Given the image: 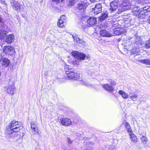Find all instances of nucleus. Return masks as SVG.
Here are the masks:
<instances>
[{
    "mask_svg": "<svg viewBox=\"0 0 150 150\" xmlns=\"http://www.w3.org/2000/svg\"><path fill=\"white\" fill-rule=\"evenodd\" d=\"M100 35L103 37H110L111 35L105 30H103L100 31Z\"/></svg>",
    "mask_w": 150,
    "mask_h": 150,
    "instance_id": "20",
    "label": "nucleus"
},
{
    "mask_svg": "<svg viewBox=\"0 0 150 150\" xmlns=\"http://www.w3.org/2000/svg\"><path fill=\"white\" fill-rule=\"evenodd\" d=\"M0 25L1 26V27L0 28H5V26L4 25V23L2 21V19L1 18L0 16Z\"/></svg>",
    "mask_w": 150,
    "mask_h": 150,
    "instance_id": "35",
    "label": "nucleus"
},
{
    "mask_svg": "<svg viewBox=\"0 0 150 150\" xmlns=\"http://www.w3.org/2000/svg\"><path fill=\"white\" fill-rule=\"evenodd\" d=\"M88 3L86 1H81L78 4V8L79 10H84L88 5Z\"/></svg>",
    "mask_w": 150,
    "mask_h": 150,
    "instance_id": "14",
    "label": "nucleus"
},
{
    "mask_svg": "<svg viewBox=\"0 0 150 150\" xmlns=\"http://www.w3.org/2000/svg\"><path fill=\"white\" fill-rule=\"evenodd\" d=\"M142 143L144 144V146L146 145V142L148 141V139L144 136H143L141 138Z\"/></svg>",
    "mask_w": 150,
    "mask_h": 150,
    "instance_id": "28",
    "label": "nucleus"
},
{
    "mask_svg": "<svg viewBox=\"0 0 150 150\" xmlns=\"http://www.w3.org/2000/svg\"><path fill=\"white\" fill-rule=\"evenodd\" d=\"M118 93L123 98L127 99L129 95L128 94L123 91H118Z\"/></svg>",
    "mask_w": 150,
    "mask_h": 150,
    "instance_id": "26",
    "label": "nucleus"
},
{
    "mask_svg": "<svg viewBox=\"0 0 150 150\" xmlns=\"http://www.w3.org/2000/svg\"><path fill=\"white\" fill-rule=\"evenodd\" d=\"M108 81L110 82V85L112 86H115L116 84V82L112 81L111 79H109Z\"/></svg>",
    "mask_w": 150,
    "mask_h": 150,
    "instance_id": "37",
    "label": "nucleus"
},
{
    "mask_svg": "<svg viewBox=\"0 0 150 150\" xmlns=\"http://www.w3.org/2000/svg\"><path fill=\"white\" fill-rule=\"evenodd\" d=\"M18 121H16L15 120H13L12 121V122L10 123L8 127H12V126H13V125L15 126L16 125H18Z\"/></svg>",
    "mask_w": 150,
    "mask_h": 150,
    "instance_id": "31",
    "label": "nucleus"
},
{
    "mask_svg": "<svg viewBox=\"0 0 150 150\" xmlns=\"http://www.w3.org/2000/svg\"><path fill=\"white\" fill-rule=\"evenodd\" d=\"M76 0H69L68 4L69 6H74L76 3Z\"/></svg>",
    "mask_w": 150,
    "mask_h": 150,
    "instance_id": "32",
    "label": "nucleus"
},
{
    "mask_svg": "<svg viewBox=\"0 0 150 150\" xmlns=\"http://www.w3.org/2000/svg\"><path fill=\"white\" fill-rule=\"evenodd\" d=\"M138 13H136L138 15V18L140 19L142 18H144L149 14L150 11V7L149 6H146L143 8V10L140 11L139 8L137 7Z\"/></svg>",
    "mask_w": 150,
    "mask_h": 150,
    "instance_id": "4",
    "label": "nucleus"
},
{
    "mask_svg": "<svg viewBox=\"0 0 150 150\" xmlns=\"http://www.w3.org/2000/svg\"><path fill=\"white\" fill-rule=\"evenodd\" d=\"M3 52L5 54L9 55L13 54L15 53V49L12 47L5 46L3 48Z\"/></svg>",
    "mask_w": 150,
    "mask_h": 150,
    "instance_id": "7",
    "label": "nucleus"
},
{
    "mask_svg": "<svg viewBox=\"0 0 150 150\" xmlns=\"http://www.w3.org/2000/svg\"><path fill=\"white\" fill-rule=\"evenodd\" d=\"M14 40V37L13 35H7L5 39V42L8 43H11Z\"/></svg>",
    "mask_w": 150,
    "mask_h": 150,
    "instance_id": "18",
    "label": "nucleus"
},
{
    "mask_svg": "<svg viewBox=\"0 0 150 150\" xmlns=\"http://www.w3.org/2000/svg\"><path fill=\"white\" fill-rule=\"evenodd\" d=\"M118 6L117 1L116 0L113 1L110 4V10L111 12H114L118 8Z\"/></svg>",
    "mask_w": 150,
    "mask_h": 150,
    "instance_id": "11",
    "label": "nucleus"
},
{
    "mask_svg": "<svg viewBox=\"0 0 150 150\" xmlns=\"http://www.w3.org/2000/svg\"><path fill=\"white\" fill-rule=\"evenodd\" d=\"M108 17V13L107 12L103 13H102L101 16L99 17V20L102 21L105 19L107 18Z\"/></svg>",
    "mask_w": 150,
    "mask_h": 150,
    "instance_id": "25",
    "label": "nucleus"
},
{
    "mask_svg": "<svg viewBox=\"0 0 150 150\" xmlns=\"http://www.w3.org/2000/svg\"><path fill=\"white\" fill-rule=\"evenodd\" d=\"M65 70L67 75L66 77L67 79L73 80H78L80 79L79 75L74 69L71 68L69 66H65Z\"/></svg>",
    "mask_w": 150,
    "mask_h": 150,
    "instance_id": "1",
    "label": "nucleus"
},
{
    "mask_svg": "<svg viewBox=\"0 0 150 150\" xmlns=\"http://www.w3.org/2000/svg\"><path fill=\"white\" fill-rule=\"evenodd\" d=\"M129 96L132 100L133 101H135L137 100V99L138 97V95L134 93H129Z\"/></svg>",
    "mask_w": 150,
    "mask_h": 150,
    "instance_id": "22",
    "label": "nucleus"
},
{
    "mask_svg": "<svg viewBox=\"0 0 150 150\" xmlns=\"http://www.w3.org/2000/svg\"><path fill=\"white\" fill-rule=\"evenodd\" d=\"M122 32V29L120 27L116 28L114 30V33L117 35L121 34Z\"/></svg>",
    "mask_w": 150,
    "mask_h": 150,
    "instance_id": "23",
    "label": "nucleus"
},
{
    "mask_svg": "<svg viewBox=\"0 0 150 150\" xmlns=\"http://www.w3.org/2000/svg\"><path fill=\"white\" fill-rule=\"evenodd\" d=\"M137 46L134 45V47L131 50V53L133 54H137L139 52V48Z\"/></svg>",
    "mask_w": 150,
    "mask_h": 150,
    "instance_id": "21",
    "label": "nucleus"
},
{
    "mask_svg": "<svg viewBox=\"0 0 150 150\" xmlns=\"http://www.w3.org/2000/svg\"><path fill=\"white\" fill-rule=\"evenodd\" d=\"M90 0L91 2H94L97 1L98 0Z\"/></svg>",
    "mask_w": 150,
    "mask_h": 150,
    "instance_id": "44",
    "label": "nucleus"
},
{
    "mask_svg": "<svg viewBox=\"0 0 150 150\" xmlns=\"http://www.w3.org/2000/svg\"><path fill=\"white\" fill-rule=\"evenodd\" d=\"M74 41L78 43H81L83 42V40L81 39H80L79 38L75 40Z\"/></svg>",
    "mask_w": 150,
    "mask_h": 150,
    "instance_id": "36",
    "label": "nucleus"
},
{
    "mask_svg": "<svg viewBox=\"0 0 150 150\" xmlns=\"http://www.w3.org/2000/svg\"><path fill=\"white\" fill-rule=\"evenodd\" d=\"M134 38V45L135 46H137L138 47H142V44L143 42L140 40V37L139 36H135Z\"/></svg>",
    "mask_w": 150,
    "mask_h": 150,
    "instance_id": "13",
    "label": "nucleus"
},
{
    "mask_svg": "<svg viewBox=\"0 0 150 150\" xmlns=\"http://www.w3.org/2000/svg\"><path fill=\"white\" fill-rule=\"evenodd\" d=\"M80 61L76 60H74L72 61V64L75 66L78 65L79 64Z\"/></svg>",
    "mask_w": 150,
    "mask_h": 150,
    "instance_id": "38",
    "label": "nucleus"
},
{
    "mask_svg": "<svg viewBox=\"0 0 150 150\" xmlns=\"http://www.w3.org/2000/svg\"><path fill=\"white\" fill-rule=\"evenodd\" d=\"M125 127L127 130V132L129 133L132 132V129L130 127V126L128 123L127 122H125Z\"/></svg>",
    "mask_w": 150,
    "mask_h": 150,
    "instance_id": "30",
    "label": "nucleus"
},
{
    "mask_svg": "<svg viewBox=\"0 0 150 150\" xmlns=\"http://www.w3.org/2000/svg\"><path fill=\"white\" fill-rule=\"evenodd\" d=\"M102 10V6L101 4L98 3L96 4L95 7L93 8L92 11L95 15H97L101 12Z\"/></svg>",
    "mask_w": 150,
    "mask_h": 150,
    "instance_id": "9",
    "label": "nucleus"
},
{
    "mask_svg": "<svg viewBox=\"0 0 150 150\" xmlns=\"http://www.w3.org/2000/svg\"><path fill=\"white\" fill-rule=\"evenodd\" d=\"M145 47L146 48H150V39L146 41L145 44Z\"/></svg>",
    "mask_w": 150,
    "mask_h": 150,
    "instance_id": "34",
    "label": "nucleus"
},
{
    "mask_svg": "<svg viewBox=\"0 0 150 150\" xmlns=\"http://www.w3.org/2000/svg\"><path fill=\"white\" fill-rule=\"evenodd\" d=\"M97 20L96 18L91 17L87 20V23L90 25H93L96 23Z\"/></svg>",
    "mask_w": 150,
    "mask_h": 150,
    "instance_id": "19",
    "label": "nucleus"
},
{
    "mask_svg": "<svg viewBox=\"0 0 150 150\" xmlns=\"http://www.w3.org/2000/svg\"><path fill=\"white\" fill-rule=\"evenodd\" d=\"M11 4L13 8L16 11H19L21 9V5L18 2L13 1L11 2Z\"/></svg>",
    "mask_w": 150,
    "mask_h": 150,
    "instance_id": "12",
    "label": "nucleus"
},
{
    "mask_svg": "<svg viewBox=\"0 0 150 150\" xmlns=\"http://www.w3.org/2000/svg\"><path fill=\"white\" fill-rule=\"evenodd\" d=\"M77 134L78 135H79V134H76V135H77Z\"/></svg>",
    "mask_w": 150,
    "mask_h": 150,
    "instance_id": "47",
    "label": "nucleus"
},
{
    "mask_svg": "<svg viewBox=\"0 0 150 150\" xmlns=\"http://www.w3.org/2000/svg\"><path fill=\"white\" fill-rule=\"evenodd\" d=\"M134 11H136L137 10H135V9H134Z\"/></svg>",
    "mask_w": 150,
    "mask_h": 150,
    "instance_id": "46",
    "label": "nucleus"
},
{
    "mask_svg": "<svg viewBox=\"0 0 150 150\" xmlns=\"http://www.w3.org/2000/svg\"><path fill=\"white\" fill-rule=\"evenodd\" d=\"M81 83H82V84L84 85H86L87 86H88V85L87 83L84 82H82Z\"/></svg>",
    "mask_w": 150,
    "mask_h": 150,
    "instance_id": "42",
    "label": "nucleus"
},
{
    "mask_svg": "<svg viewBox=\"0 0 150 150\" xmlns=\"http://www.w3.org/2000/svg\"><path fill=\"white\" fill-rule=\"evenodd\" d=\"M6 33V30H4V29L0 30V39H3Z\"/></svg>",
    "mask_w": 150,
    "mask_h": 150,
    "instance_id": "27",
    "label": "nucleus"
},
{
    "mask_svg": "<svg viewBox=\"0 0 150 150\" xmlns=\"http://www.w3.org/2000/svg\"><path fill=\"white\" fill-rule=\"evenodd\" d=\"M23 127L22 126L18 124L15 126L13 125L11 127H7L6 131V137L11 138L16 136V132L22 129Z\"/></svg>",
    "mask_w": 150,
    "mask_h": 150,
    "instance_id": "2",
    "label": "nucleus"
},
{
    "mask_svg": "<svg viewBox=\"0 0 150 150\" xmlns=\"http://www.w3.org/2000/svg\"><path fill=\"white\" fill-rule=\"evenodd\" d=\"M102 86L104 89L109 92L112 93L114 90V88L108 84H103Z\"/></svg>",
    "mask_w": 150,
    "mask_h": 150,
    "instance_id": "15",
    "label": "nucleus"
},
{
    "mask_svg": "<svg viewBox=\"0 0 150 150\" xmlns=\"http://www.w3.org/2000/svg\"><path fill=\"white\" fill-rule=\"evenodd\" d=\"M129 134L131 142L135 144L136 143L138 142L137 136L132 132H129Z\"/></svg>",
    "mask_w": 150,
    "mask_h": 150,
    "instance_id": "17",
    "label": "nucleus"
},
{
    "mask_svg": "<svg viewBox=\"0 0 150 150\" xmlns=\"http://www.w3.org/2000/svg\"><path fill=\"white\" fill-rule=\"evenodd\" d=\"M132 19L131 18L128 19L125 21V23L128 24L130 25L133 24V22H132Z\"/></svg>",
    "mask_w": 150,
    "mask_h": 150,
    "instance_id": "33",
    "label": "nucleus"
},
{
    "mask_svg": "<svg viewBox=\"0 0 150 150\" xmlns=\"http://www.w3.org/2000/svg\"><path fill=\"white\" fill-rule=\"evenodd\" d=\"M64 0H61V1L62 2Z\"/></svg>",
    "mask_w": 150,
    "mask_h": 150,
    "instance_id": "45",
    "label": "nucleus"
},
{
    "mask_svg": "<svg viewBox=\"0 0 150 150\" xmlns=\"http://www.w3.org/2000/svg\"><path fill=\"white\" fill-rule=\"evenodd\" d=\"M71 54L76 59L79 61L84 60L86 56L84 53L77 51L72 52Z\"/></svg>",
    "mask_w": 150,
    "mask_h": 150,
    "instance_id": "6",
    "label": "nucleus"
},
{
    "mask_svg": "<svg viewBox=\"0 0 150 150\" xmlns=\"http://www.w3.org/2000/svg\"><path fill=\"white\" fill-rule=\"evenodd\" d=\"M3 58L1 54H0V61L2 60Z\"/></svg>",
    "mask_w": 150,
    "mask_h": 150,
    "instance_id": "43",
    "label": "nucleus"
},
{
    "mask_svg": "<svg viewBox=\"0 0 150 150\" xmlns=\"http://www.w3.org/2000/svg\"><path fill=\"white\" fill-rule=\"evenodd\" d=\"M140 61L142 63L148 65H150V59H144L140 60Z\"/></svg>",
    "mask_w": 150,
    "mask_h": 150,
    "instance_id": "29",
    "label": "nucleus"
},
{
    "mask_svg": "<svg viewBox=\"0 0 150 150\" xmlns=\"http://www.w3.org/2000/svg\"><path fill=\"white\" fill-rule=\"evenodd\" d=\"M72 37L73 38L74 40L77 39L79 38L77 35L76 34H73L72 35Z\"/></svg>",
    "mask_w": 150,
    "mask_h": 150,
    "instance_id": "39",
    "label": "nucleus"
},
{
    "mask_svg": "<svg viewBox=\"0 0 150 150\" xmlns=\"http://www.w3.org/2000/svg\"><path fill=\"white\" fill-rule=\"evenodd\" d=\"M58 21L59 22L57 23V25L59 27H64L66 22V16H62Z\"/></svg>",
    "mask_w": 150,
    "mask_h": 150,
    "instance_id": "8",
    "label": "nucleus"
},
{
    "mask_svg": "<svg viewBox=\"0 0 150 150\" xmlns=\"http://www.w3.org/2000/svg\"><path fill=\"white\" fill-rule=\"evenodd\" d=\"M67 142H68V143L69 144H71L72 143V141H71L70 138L69 137H67Z\"/></svg>",
    "mask_w": 150,
    "mask_h": 150,
    "instance_id": "40",
    "label": "nucleus"
},
{
    "mask_svg": "<svg viewBox=\"0 0 150 150\" xmlns=\"http://www.w3.org/2000/svg\"><path fill=\"white\" fill-rule=\"evenodd\" d=\"M131 8V5L129 3L128 0H124L123 3L120 5V6L118 7V12L119 13L121 12L124 11L129 9Z\"/></svg>",
    "mask_w": 150,
    "mask_h": 150,
    "instance_id": "5",
    "label": "nucleus"
},
{
    "mask_svg": "<svg viewBox=\"0 0 150 150\" xmlns=\"http://www.w3.org/2000/svg\"><path fill=\"white\" fill-rule=\"evenodd\" d=\"M53 2L56 3V4H58L60 2V0H52Z\"/></svg>",
    "mask_w": 150,
    "mask_h": 150,
    "instance_id": "41",
    "label": "nucleus"
},
{
    "mask_svg": "<svg viewBox=\"0 0 150 150\" xmlns=\"http://www.w3.org/2000/svg\"><path fill=\"white\" fill-rule=\"evenodd\" d=\"M2 62V65L6 67L8 66L10 63L9 60L6 58H4Z\"/></svg>",
    "mask_w": 150,
    "mask_h": 150,
    "instance_id": "24",
    "label": "nucleus"
},
{
    "mask_svg": "<svg viewBox=\"0 0 150 150\" xmlns=\"http://www.w3.org/2000/svg\"><path fill=\"white\" fill-rule=\"evenodd\" d=\"M15 79L12 77L8 81V84L4 87L5 91L8 94L13 95L14 94V90L15 89L14 82Z\"/></svg>",
    "mask_w": 150,
    "mask_h": 150,
    "instance_id": "3",
    "label": "nucleus"
},
{
    "mask_svg": "<svg viewBox=\"0 0 150 150\" xmlns=\"http://www.w3.org/2000/svg\"><path fill=\"white\" fill-rule=\"evenodd\" d=\"M31 128L32 132L34 134H39L37 124L34 122H31Z\"/></svg>",
    "mask_w": 150,
    "mask_h": 150,
    "instance_id": "10",
    "label": "nucleus"
},
{
    "mask_svg": "<svg viewBox=\"0 0 150 150\" xmlns=\"http://www.w3.org/2000/svg\"><path fill=\"white\" fill-rule=\"evenodd\" d=\"M61 124L64 125L69 126L71 124L72 122L71 120L67 118H63L61 120Z\"/></svg>",
    "mask_w": 150,
    "mask_h": 150,
    "instance_id": "16",
    "label": "nucleus"
}]
</instances>
